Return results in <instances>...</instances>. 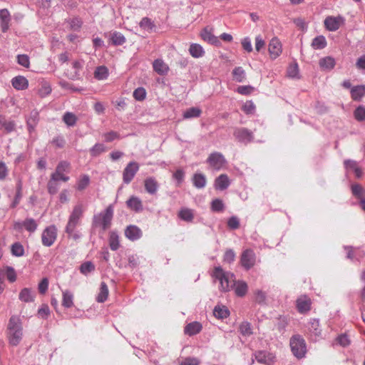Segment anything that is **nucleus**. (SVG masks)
Wrapping results in <instances>:
<instances>
[{
  "mask_svg": "<svg viewBox=\"0 0 365 365\" xmlns=\"http://www.w3.org/2000/svg\"><path fill=\"white\" fill-rule=\"evenodd\" d=\"M9 343L13 346H18L23 338L22 322L19 317L11 316L7 326Z\"/></svg>",
  "mask_w": 365,
  "mask_h": 365,
  "instance_id": "1",
  "label": "nucleus"
},
{
  "mask_svg": "<svg viewBox=\"0 0 365 365\" xmlns=\"http://www.w3.org/2000/svg\"><path fill=\"white\" fill-rule=\"evenodd\" d=\"M114 214V206L109 205L103 211L95 214L92 218V227H100L103 231L109 229L112 224Z\"/></svg>",
  "mask_w": 365,
  "mask_h": 365,
  "instance_id": "2",
  "label": "nucleus"
},
{
  "mask_svg": "<svg viewBox=\"0 0 365 365\" xmlns=\"http://www.w3.org/2000/svg\"><path fill=\"white\" fill-rule=\"evenodd\" d=\"M212 276L220 282V289L222 292H228L235 284V275L225 272L220 266L215 267Z\"/></svg>",
  "mask_w": 365,
  "mask_h": 365,
  "instance_id": "3",
  "label": "nucleus"
},
{
  "mask_svg": "<svg viewBox=\"0 0 365 365\" xmlns=\"http://www.w3.org/2000/svg\"><path fill=\"white\" fill-rule=\"evenodd\" d=\"M84 212V207L82 203L76 205L68 217V223L66 226V232L71 235L76 230V227L80 225L81 219Z\"/></svg>",
  "mask_w": 365,
  "mask_h": 365,
  "instance_id": "4",
  "label": "nucleus"
},
{
  "mask_svg": "<svg viewBox=\"0 0 365 365\" xmlns=\"http://www.w3.org/2000/svg\"><path fill=\"white\" fill-rule=\"evenodd\" d=\"M292 352L297 359H302L307 353V346L304 339L300 335L293 336L289 341Z\"/></svg>",
  "mask_w": 365,
  "mask_h": 365,
  "instance_id": "5",
  "label": "nucleus"
},
{
  "mask_svg": "<svg viewBox=\"0 0 365 365\" xmlns=\"http://www.w3.org/2000/svg\"><path fill=\"white\" fill-rule=\"evenodd\" d=\"M207 163L214 170H220L226 164L227 160L224 155L219 152L212 153L207 159Z\"/></svg>",
  "mask_w": 365,
  "mask_h": 365,
  "instance_id": "6",
  "label": "nucleus"
},
{
  "mask_svg": "<svg viewBox=\"0 0 365 365\" xmlns=\"http://www.w3.org/2000/svg\"><path fill=\"white\" fill-rule=\"evenodd\" d=\"M233 135L238 142L245 145L252 142L254 140L253 132L246 128H235Z\"/></svg>",
  "mask_w": 365,
  "mask_h": 365,
  "instance_id": "7",
  "label": "nucleus"
},
{
  "mask_svg": "<svg viewBox=\"0 0 365 365\" xmlns=\"http://www.w3.org/2000/svg\"><path fill=\"white\" fill-rule=\"evenodd\" d=\"M57 237V228L55 225H50L44 229L41 235L42 244L46 247H51Z\"/></svg>",
  "mask_w": 365,
  "mask_h": 365,
  "instance_id": "8",
  "label": "nucleus"
},
{
  "mask_svg": "<svg viewBox=\"0 0 365 365\" xmlns=\"http://www.w3.org/2000/svg\"><path fill=\"white\" fill-rule=\"evenodd\" d=\"M139 170V164L135 161L130 162L123 172V180L125 184H129L134 178Z\"/></svg>",
  "mask_w": 365,
  "mask_h": 365,
  "instance_id": "9",
  "label": "nucleus"
},
{
  "mask_svg": "<svg viewBox=\"0 0 365 365\" xmlns=\"http://www.w3.org/2000/svg\"><path fill=\"white\" fill-rule=\"evenodd\" d=\"M256 256L254 251L247 249L242 253L240 262L242 266L247 270L251 269L255 264Z\"/></svg>",
  "mask_w": 365,
  "mask_h": 365,
  "instance_id": "10",
  "label": "nucleus"
},
{
  "mask_svg": "<svg viewBox=\"0 0 365 365\" xmlns=\"http://www.w3.org/2000/svg\"><path fill=\"white\" fill-rule=\"evenodd\" d=\"M324 26L329 31L338 30L344 24V18L341 16H327L324 20Z\"/></svg>",
  "mask_w": 365,
  "mask_h": 365,
  "instance_id": "11",
  "label": "nucleus"
},
{
  "mask_svg": "<svg viewBox=\"0 0 365 365\" xmlns=\"http://www.w3.org/2000/svg\"><path fill=\"white\" fill-rule=\"evenodd\" d=\"M268 51L272 59L277 58L282 53V43L277 38L271 39L268 45Z\"/></svg>",
  "mask_w": 365,
  "mask_h": 365,
  "instance_id": "12",
  "label": "nucleus"
},
{
  "mask_svg": "<svg viewBox=\"0 0 365 365\" xmlns=\"http://www.w3.org/2000/svg\"><path fill=\"white\" fill-rule=\"evenodd\" d=\"M307 327L312 340L317 341L322 335L319 319H312L309 322Z\"/></svg>",
  "mask_w": 365,
  "mask_h": 365,
  "instance_id": "13",
  "label": "nucleus"
},
{
  "mask_svg": "<svg viewBox=\"0 0 365 365\" xmlns=\"http://www.w3.org/2000/svg\"><path fill=\"white\" fill-rule=\"evenodd\" d=\"M23 227L25 228L26 231L33 233L37 230L38 224L33 218H26L23 222H16L14 223L15 229L20 230Z\"/></svg>",
  "mask_w": 365,
  "mask_h": 365,
  "instance_id": "14",
  "label": "nucleus"
},
{
  "mask_svg": "<svg viewBox=\"0 0 365 365\" xmlns=\"http://www.w3.org/2000/svg\"><path fill=\"white\" fill-rule=\"evenodd\" d=\"M255 357L259 363L264 364L267 365H271L275 361L274 355L265 351H259L256 352Z\"/></svg>",
  "mask_w": 365,
  "mask_h": 365,
  "instance_id": "15",
  "label": "nucleus"
},
{
  "mask_svg": "<svg viewBox=\"0 0 365 365\" xmlns=\"http://www.w3.org/2000/svg\"><path fill=\"white\" fill-rule=\"evenodd\" d=\"M297 308L299 312L305 313L311 308V300L307 295H302L297 299Z\"/></svg>",
  "mask_w": 365,
  "mask_h": 365,
  "instance_id": "16",
  "label": "nucleus"
},
{
  "mask_svg": "<svg viewBox=\"0 0 365 365\" xmlns=\"http://www.w3.org/2000/svg\"><path fill=\"white\" fill-rule=\"evenodd\" d=\"M11 15L7 9H0V26L2 32H6L9 29Z\"/></svg>",
  "mask_w": 365,
  "mask_h": 365,
  "instance_id": "17",
  "label": "nucleus"
},
{
  "mask_svg": "<svg viewBox=\"0 0 365 365\" xmlns=\"http://www.w3.org/2000/svg\"><path fill=\"white\" fill-rule=\"evenodd\" d=\"M201 37L202 38L208 42L209 43L212 45H215L216 46H219L221 43L219 40L218 37L215 36L211 29H209L208 28H205L202 32H201Z\"/></svg>",
  "mask_w": 365,
  "mask_h": 365,
  "instance_id": "18",
  "label": "nucleus"
},
{
  "mask_svg": "<svg viewBox=\"0 0 365 365\" xmlns=\"http://www.w3.org/2000/svg\"><path fill=\"white\" fill-rule=\"evenodd\" d=\"M126 205L129 209L135 211V212H140L143 210L141 200L136 196H131L126 201Z\"/></svg>",
  "mask_w": 365,
  "mask_h": 365,
  "instance_id": "19",
  "label": "nucleus"
},
{
  "mask_svg": "<svg viewBox=\"0 0 365 365\" xmlns=\"http://www.w3.org/2000/svg\"><path fill=\"white\" fill-rule=\"evenodd\" d=\"M144 187L148 193L155 195L158 190L159 184L155 178L149 177L145 180Z\"/></svg>",
  "mask_w": 365,
  "mask_h": 365,
  "instance_id": "20",
  "label": "nucleus"
},
{
  "mask_svg": "<svg viewBox=\"0 0 365 365\" xmlns=\"http://www.w3.org/2000/svg\"><path fill=\"white\" fill-rule=\"evenodd\" d=\"M141 235V230L135 225H129L125 230V237L132 241L138 240Z\"/></svg>",
  "mask_w": 365,
  "mask_h": 365,
  "instance_id": "21",
  "label": "nucleus"
},
{
  "mask_svg": "<svg viewBox=\"0 0 365 365\" xmlns=\"http://www.w3.org/2000/svg\"><path fill=\"white\" fill-rule=\"evenodd\" d=\"M230 185V181L226 174H221L215 181V187L216 190H224Z\"/></svg>",
  "mask_w": 365,
  "mask_h": 365,
  "instance_id": "22",
  "label": "nucleus"
},
{
  "mask_svg": "<svg viewBox=\"0 0 365 365\" xmlns=\"http://www.w3.org/2000/svg\"><path fill=\"white\" fill-rule=\"evenodd\" d=\"M319 65L322 70L329 71L334 68L336 61L334 58L326 56L319 60Z\"/></svg>",
  "mask_w": 365,
  "mask_h": 365,
  "instance_id": "23",
  "label": "nucleus"
},
{
  "mask_svg": "<svg viewBox=\"0 0 365 365\" xmlns=\"http://www.w3.org/2000/svg\"><path fill=\"white\" fill-rule=\"evenodd\" d=\"M11 84L16 90H25L29 86V81L25 77L18 76L12 78Z\"/></svg>",
  "mask_w": 365,
  "mask_h": 365,
  "instance_id": "24",
  "label": "nucleus"
},
{
  "mask_svg": "<svg viewBox=\"0 0 365 365\" xmlns=\"http://www.w3.org/2000/svg\"><path fill=\"white\" fill-rule=\"evenodd\" d=\"M16 124L14 120H8L5 115L0 113V130L4 129L6 133L15 130Z\"/></svg>",
  "mask_w": 365,
  "mask_h": 365,
  "instance_id": "25",
  "label": "nucleus"
},
{
  "mask_svg": "<svg viewBox=\"0 0 365 365\" xmlns=\"http://www.w3.org/2000/svg\"><path fill=\"white\" fill-rule=\"evenodd\" d=\"M153 70L159 75H165L168 72V66L161 59H156L153 63Z\"/></svg>",
  "mask_w": 365,
  "mask_h": 365,
  "instance_id": "26",
  "label": "nucleus"
},
{
  "mask_svg": "<svg viewBox=\"0 0 365 365\" xmlns=\"http://www.w3.org/2000/svg\"><path fill=\"white\" fill-rule=\"evenodd\" d=\"M351 96L355 101H359L365 96V86L359 85L354 86L351 89Z\"/></svg>",
  "mask_w": 365,
  "mask_h": 365,
  "instance_id": "27",
  "label": "nucleus"
},
{
  "mask_svg": "<svg viewBox=\"0 0 365 365\" xmlns=\"http://www.w3.org/2000/svg\"><path fill=\"white\" fill-rule=\"evenodd\" d=\"M202 324L197 322L189 323L185 327L184 331L189 336L197 334L202 330Z\"/></svg>",
  "mask_w": 365,
  "mask_h": 365,
  "instance_id": "28",
  "label": "nucleus"
},
{
  "mask_svg": "<svg viewBox=\"0 0 365 365\" xmlns=\"http://www.w3.org/2000/svg\"><path fill=\"white\" fill-rule=\"evenodd\" d=\"M213 314L216 318L224 319L230 316V311L224 305H217L214 308Z\"/></svg>",
  "mask_w": 365,
  "mask_h": 365,
  "instance_id": "29",
  "label": "nucleus"
},
{
  "mask_svg": "<svg viewBox=\"0 0 365 365\" xmlns=\"http://www.w3.org/2000/svg\"><path fill=\"white\" fill-rule=\"evenodd\" d=\"M83 62L82 61H75L73 63V71L68 73L69 78L72 80H77L80 78V71L83 68Z\"/></svg>",
  "mask_w": 365,
  "mask_h": 365,
  "instance_id": "30",
  "label": "nucleus"
},
{
  "mask_svg": "<svg viewBox=\"0 0 365 365\" xmlns=\"http://www.w3.org/2000/svg\"><path fill=\"white\" fill-rule=\"evenodd\" d=\"M62 306L65 308H71L73 306V294L68 289L62 292Z\"/></svg>",
  "mask_w": 365,
  "mask_h": 365,
  "instance_id": "31",
  "label": "nucleus"
},
{
  "mask_svg": "<svg viewBox=\"0 0 365 365\" xmlns=\"http://www.w3.org/2000/svg\"><path fill=\"white\" fill-rule=\"evenodd\" d=\"M35 294L29 288H24L19 293V299L24 302H34Z\"/></svg>",
  "mask_w": 365,
  "mask_h": 365,
  "instance_id": "32",
  "label": "nucleus"
},
{
  "mask_svg": "<svg viewBox=\"0 0 365 365\" xmlns=\"http://www.w3.org/2000/svg\"><path fill=\"white\" fill-rule=\"evenodd\" d=\"M206 178L205 175L202 173H195L192 177L193 185L198 189H201L206 185Z\"/></svg>",
  "mask_w": 365,
  "mask_h": 365,
  "instance_id": "33",
  "label": "nucleus"
},
{
  "mask_svg": "<svg viewBox=\"0 0 365 365\" xmlns=\"http://www.w3.org/2000/svg\"><path fill=\"white\" fill-rule=\"evenodd\" d=\"M189 52L195 58L202 57L205 54L203 48L198 43H192L190 46Z\"/></svg>",
  "mask_w": 365,
  "mask_h": 365,
  "instance_id": "34",
  "label": "nucleus"
},
{
  "mask_svg": "<svg viewBox=\"0 0 365 365\" xmlns=\"http://www.w3.org/2000/svg\"><path fill=\"white\" fill-rule=\"evenodd\" d=\"M178 217L183 221L190 222L194 218L193 210L187 207L182 208L178 213Z\"/></svg>",
  "mask_w": 365,
  "mask_h": 365,
  "instance_id": "35",
  "label": "nucleus"
},
{
  "mask_svg": "<svg viewBox=\"0 0 365 365\" xmlns=\"http://www.w3.org/2000/svg\"><path fill=\"white\" fill-rule=\"evenodd\" d=\"M109 246L110 248L116 251L120 247L119 236L115 231H111L109 233Z\"/></svg>",
  "mask_w": 365,
  "mask_h": 365,
  "instance_id": "36",
  "label": "nucleus"
},
{
  "mask_svg": "<svg viewBox=\"0 0 365 365\" xmlns=\"http://www.w3.org/2000/svg\"><path fill=\"white\" fill-rule=\"evenodd\" d=\"M108 296V287L106 282H102L101 283L100 292L97 296L96 300L98 302L103 303L107 299Z\"/></svg>",
  "mask_w": 365,
  "mask_h": 365,
  "instance_id": "37",
  "label": "nucleus"
},
{
  "mask_svg": "<svg viewBox=\"0 0 365 365\" xmlns=\"http://www.w3.org/2000/svg\"><path fill=\"white\" fill-rule=\"evenodd\" d=\"M110 41L114 46H120L125 43L126 38L121 33L115 31L111 34Z\"/></svg>",
  "mask_w": 365,
  "mask_h": 365,
  "instance_id": "38",
  "label": "nucleus"
},
{
  "mask_svg": "<svg viewBox=\"0 0 365 365\" xmlns=\"http://www.w3.org/2000/svg\"><path fill=\"white\" fill-rule=\"evenodd\" d=\"M235 292L238 297H243L247 292V285L245 282L240 281L235 283Z\"/></svg>",
  "mask_w": 365,
  "mask_h": 365,
  "instance_id": "39",
  "label": "nucleus"
},
{
  "mask_svg": "<svg viewBox=\"0 0 365 365\" xmlns=\"http://www.w3.org/2000/svg\"><path fill=\"white\" fill-rule=\"evenodd\" d=\"M327 46V41L324 36H318L315 37L312 42V46L314 49H322Z\"/></svg>",
  "mask_w": 365,
  "mask_h": 365,
  "instance_id": "40",
  "label": "nucleus"
},
{
  "mask_svg": "<svg viewBox=\"0 0 365 365\" xmlns=\"http://www.w3.org/2000/svg\"><path fill=\"white\" fill-rule=\"evenodd\" d=\"M11 252L15 257H22L24 255V246L19 242H14L11 247Z\"/></svg>",
  "mask_w": 365,
  "mask_h": 365,
  "instance_id": "41",
  "label": "nucleus"
},
{
  "mask_svg": "<svg viewBox=\"0 0 365 365\" xmlns=\"http://www.w3.org/2000/svg\"><path fill=\"white\" fill-rule=\"evenodd\" d=\"M232 75H233V78H234L235 81H236L237 82L241 83L245 80V76H246L245 71L240 66L236 67L232 71Z\"/></svg>",
  "mask_w": 365,
  "mask_h": 365,
  "instance_id": "42",
  "label": "nucleus"
},
{
  "mask_svg": "<svg viewBox=\"0 0 365 365\" xmlns=\"http://www.w3.org/2000/svg\"><path fill=\"white\" fill-rule=\"evenodd\" d=\"M108 76V71L106 66H98L94 72V77L98 80H104Z\"/></svg>",
  "mask_w": 365,
  "mask_h": 365,
  "instance_id": "43",
  "label": "nucleus"
},
{
  "mask_svg": "<svg viewBox=\"0 0 365 365\" xmlns=\"http://www.w3.org/2000/svg\"><path fill=\"white\" fill-rule=\"evenodd\" d=\"M139 26L142 29L148 32L152 31L155 27L153 22L148 17L143 18L139 23Z\"/></svg>",
  "mask_w": 365,
  "mask_h": 365,
  "instance_id": "44",
  "label": "nucleus"
},
{
  "mask_svg": "<svg viewBox=\"0 0 365 365\" xmlns=\"http://www.w3.org/2000/svg\"><path fill=\"white\" fill-rule=\"evenodd\" d=\"M201 110L197 107H192L188 109H187L183 113V118H197L201 114Z\"/></svg>",
  "mask_w": 365,
  "mask_h": 365,
  "instance_id": "45",
  "label": "nucleus"
},
{
  "mask_svg": "<svg viewBox=\"0 0 365 365\" xmlns=\"http://www.w3.org/2000/svg\"><path fill=\"white\" fill-rule=\"evenodd\" d=\"M240 334L245 336H249L252 334L251 324L248 322H243L239 327Z\"/></svg>",
  "mask_w": 365,
  "mask_h": 365,
  "instance_id": "46",
  "label": "nucleus"
},
{
  "mask_svg": "<svg viewBox=\"0 0 365 365\" xmlns=\"http://www.w3.org/2000/svg\"><path fill=\"white\" fill-rule=\"evenodd\" d=\"M106 151V146L102 143L95 144L89 150L92 157H97Z\"/></svg>",
  "mask_w": 365,
  "mask_h": 365,
  "instance_id": "47",
  "label": "nucleus"
},
{
  "mask_svg": "<svg viewBox=\"0 0 365 365\" xmlns=\"http://www.w3.org/2000/svg\"><path fill=\"white\" fill-rule=\"evenodd\" d=\"M63 122L69 127L76 125L77 118L75 114L71 112H66L63 116Z\"/></svg>",
  "mask_w": 365,
  "mask_h": 365,
  "instance_id": "48",
  "label": "nucleus"
},
{
  "mask_svg": "<svg viewBox=\"0 0 365 365\" xmlns=\"http://www.w3.org/2000/svg\"><path fill=\"white\" fill-rule=\"evenodd\" d=\"M47 188L49 194L55 195L59 189V183L54 178H50L47 184Z\"/></svg>",
  "mask_w": 365,
  "mask_h": 365,
  "instance_id": "49",
  "label": "nucleus"
},
{
  "mask_svg": "<svg viewBox=\"0 0 365 365\" xmlns=\"http://www.w3.org/2000/svg\"><path fill=\"white\" fill-rule=\"evenodd\" d=\"M287 76L292 78H299V67L297 63L290 64L287 71Z\"/></svg>",
  "mask_w": 365,
  "mask_h": 365,
  "instance_id": "50",
  "label": "nucleus"
},
{
  "mask_svg": "<svg viewBox=\"0 0 365 365\" xmlns=\"http://www.w3.org/2000/svg\"><path fill=\"white\" fill-rule=\"evenodd\" d=\"M354 115L357 121H365V107L363 106H358L354 112Z\"/></svg>",
  "mask_w": 365,
  "mask_h": 365,
  "instance_id": "51",
  "label": "nucleus"
},
{
  "mask_svg": "<svg viewBox=\"0 0 365 365\" xmlns=\"http://www.w3.org/2000/svg\"><path fill=\"white\" fill-rule=\"evenodd\" d=\"M95 269V266L91 262L83 263L80 267V271L83 274L87 275Z\"/></svg>",
  "mask_w": 365,
  "mask_h": 365,
  "instance_id": "52",
  "label": "nucleus"
},
{
  "mask_svg": "<svg viewBox=\"0 0 365 365\" xmlns=\"http://www.w3.org/2000/svg\"><path fill=\"white\" fill-rule=\"evenodd\" d=\"M90 183V178L87 175H83L77 182V189L78 190H84Z\"/></svg>",
  "mask_w": 365,
  "mask_h": 365,
  "instance_id": "53",
  "label": "nucleus"
},
{
  "mask_svg": "<svg viewBox=\"0 0 365 365\" xmlns=\"http://www.w3.org/2000/svg\"><path fill=\"white\" fill-rule=\"evenodd\" d=\"M351 191H352V194L355 197L360 198V199L364 197V194L365 192V190L360 185H359V184L352 185Z\"/></svg>",
  "mask_w": 365,
  "mask_h": 365,
  "instance_id": "54",
  "label": "nucleus"
},
{
  "mask_svg": "<svg viewBox=\"0 0 365 365\" xmlns=\"http://www.w3.org/2000/svg\"><path fill=\"white\" fill-rule=\"evenodd\" d=\"M224 203L220 199H215L211 202V209L214 212H221L224 210Z\"/></svg>",
  "mask_w": 365,
  "mask_h": 365,
  "instance_id": "55",
  "label": "nucleus"
},
{
  "mask_svg": "<svg viewBox=\"0 0 365 365\" xmlns=\"http://www.w3.org/2000/svg\"><path fill=\"white\" fill-rule=\"evenodd\" d=\"M146 91L143 87H139L133 91V97L137 101H143L145 98Z\"/></svg>",
  "mask_w": 365,
  "mask_h": 365,
  "instance_id": "56",
  "label": "nucleus"
},
{
  "mask_svg": "<svg viewBox=\"0 0 365 365\" xmlns=\"http://www.w3.org/2000/svg\"><path fill=\"white\" fill-rule=\"evenodd\" d=\"M5 275L10 282H14L16 279V273L12 267H6Z\"/></svg>",
  "mask_w": 365,
  "mask_h": 365,
  "instance_id": "57",
  "label": "nucleus"
},
{
  "mask_svg": "<svg viewBox=\"0 0 365 365\" xmlns=\"http://www.w3.org/2000/svg\"><path fill=\"white\" fill-rule=\"evenodd\" d=\"M17 62L19 65L29 68L30 65L29 58L26 54H20L17 56Z\"/></svg>",
  "mask_w": 365,
  "mask_h": 365,
  "instance_id": "58",
  "label": "nucleus"
},
{
  "mask_svg": "<svg viewBox=\"0 0 365 365\" xmlns=\"http://www.w3.org/2000/svg\"><path fill=\"white\" fill-rule=\"evenodd\" d=\"M50 314V309L47 304H43L38 310V314L43 319H46Z\"/></svg>",
  "mask_w": 365,
  "mask_h": 365,
  "instance_id": "59",
  "label": "nucleus"
},
{
  "mask_svg": "<svg viewBox=\"0 0 365 365\" xmlns=\"http://www.w3.org/2000/svg\"><path fill=\"white\" fill-rule=\"evenodd\" d=\"M51 178H54V180L58 182L59 180L67 182L69 180L68 176H66L63 173L58 172L57 170H55V172L51 175Z\"/></svg>",
  "mask_w": 365,
  "mask_h": 365,
  "instance_id": "60",
  "label": "nucleus"
},
{
  "mask_svg": "<svg viewBox=\"0 0 365 365\" xmlns=\"http://www.w3.org/2000/svg\"><path fill=\"white\" fill-rule=\"evenodd\" d=\"M173 178L177 181L178 185H180L185 177V172L182 169H178L174 173H173Z\"/></svg>",
  "mask_w": 365,
  "mask_h": 365,
  "instance_id": "61",
  "label": "nucleus"
},
{
  "mask_svg": "<svg viewBox=\"0 0 365 365\" xmlns=\"http://www.w3.org/2000/svg\"><path fill=\"white\" fill-rule=\"evenodd\" d=\"M228 227L232 230H236L240 227V220L236 216H232L227 221Z\"/></svg>",
  "mask_w": 365,
  "mask_h": 365,
  "instance_id": "62",
  "label": "nucleus"
},
{
  "mask_svg": "<svg viewBox=\"0 0 365 365\" xmlns=\"http://www.w3.org/2000/svg\"><path fill=\"white\" fill-rule=\"evenodd\" d=\"M253 91L254 88L251 86H240L237 89V91L242 95H249Z\"/></svg>",
  "mask_w": 365,
  "mask_h": 365,
  "instance_id": "63",
  "label": "nucleus"
},
{
  "mask_svg": "<svg viewBox=\"0 0 365 365\" xmlns=\"http://www.w3.org/2000/svg\"><path fill=\"white\" fill-rule=\"evenodd\" d=\"M199 364L200 361L197 358L187 357L180 363V365H198Z\"/></svg>",
  "mask_w": 365,
  "mask_h": 365,
  "instance_id": "64",
  "label": "nucleus"
}]
</instances>
